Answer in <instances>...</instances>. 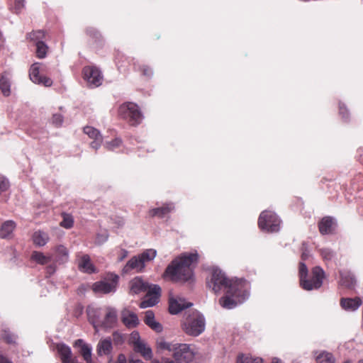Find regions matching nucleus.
<instances>
[{
    "mask_svg": "<svg viewBox=\"0 0 363 363\" xmlns=\"http://www.w3.org/2000/svg\"><path fill=\"white\" fill-rule=\"evenodd\" d=\"M317 363H335L333 355L330 352H323L316 357Z\"/></svg>",
    "mask_w": 363,
    "mask_h": 363,
    "instance_id": "32",
    "label": "nucleus"
},
{
    "mask_svg": "<svg viewBox=\"0 0 363 363\" xmlns=\"http://www.w3.org/2000/svg\"><path fill=\"white\" fill-rule=\"evenodd\" d=\"M56 350L62 363H70L77 359V357H73L71 348L65 343L57 344Z\"/></svg>",
    "mask_w": 363,
    "mask_h": 363,
    "instance_id": "17",
    "label": "nucleus"
},
{
    "mask_svg": "<svg viewBox=\"0 0 363 363\" xmlns=\"http://www.w3.org/2000/svg\"><path fill=\"white\" fill-rule=\"evenodd\" d=\"M88 317L95 329L97 328H112L117 322V311L111 307L105 308H90Z\"/></svg>",
    "mask_w": 363,
    "mask_h": 363,
    "instance_id": "4",
    "label": "nucleus"
},
{
    "mask_svg": "<svg viewBox=\"0 0 363 363\" xmlns=\"http://www.w3.org/2000/svg\"><path fill=\"white\" fill-rule=\"evenodd\" d=\"M344 363H352L350 361H345Z\"/></svg>",
    "mask_w": 363,
    "mask_h": 363,
    "instance_id": "60",
    "label": "nucleus"
},
{
    "mask_svg": "<svg viewBox=\"0 0 363 363\" xmlns=\"http://www.w3.org/2000/svg\"><path fill=\"white\" fill-rule=\"evenodd\" d=\"M10 186V183L9 182V180L3 177V176H0V195L6 191L9 188Z\"/></svg>",
    "mask_w": 363,
    "mask_h": 363,
    "instance_id": "41",
    "label": "nucleus"
},
{
    "mask_svg": "<svg viewBox=\"0 0 363 363\" xmlns=\"http://www.w3.org/2000/svg\"><path fill=\"white\" fill-rule=\"evenodd\" d=\"M321 255L324 259L330 260L333 257V253L329 250H322Z\"/></svg>",
    "mask_w": 363,
    "mask_h": 363,
    "instance_id": "46",
    "label": "nucleus"
},
{
    "mask_svg": "<svg viewBox=\"0 0 363 363\" xmlns=\"http://www.w3.org/2000/svg\"><path fill=\"white\" fill-rule=\"evenodd\" d=\"M49 240L48 235L41 230L35 231L32 236L33 242L37 247L45 246Z\"/></svg>",
    "mask_w": 363,
    "mask_h": 363,
    "instance_id": "26",
    "label": "nucleus"
},
{
    "mask_svg": "<svg viewBox=\"0 0 363 363\" xmlns=\"http://www.w3.org/2000/svg\"><path fill=\"white\" fill-rule=\"evenodd\" d=\"M129 363H143V362L140 359H130Z\"/></svg>",
    "mask_w": 363,
    "mask_h": 363,
    "instance_id": "54",
    "label": "nucleus"
},
{
    "mask_svg": "<svg viewBox=\"0 0 363 363\" xmlns=\"http://www.w3.org/2000/svg\"><path fill=\"white\" fill-rule=\"evenodd\" d=\"M128 255V252L125 250H121L119 259L121 261Z\"/></svg>",
    "mask_w": 363,
    "mask_h": 363,
    "instance_id": "51",
    "label": "nucleus"
},
{
    "mask_svg": "<svg viewBox=\"0 0 363 363\" xmlns=\"http://www.w3.org/2000/svg\"><path fill=\"white\" fill-rule=\"evenodd\" d=\"M199 262L197 252L182 253L176 257L166 268L164 276L173 281L186 282L194 276V269Z\"/></svg>",
    "mask_w": 363,
    "mask_h": 363,
    "instance_id": "1",
    "label": "nucleus"
},
{
    "mask_svg": "<svg viewBox=\"0 0 363 363\" xmlns=\"http://www.w3.org/2000/svg\"><path fill=\"white\" fill-rule=\"evenodd\" d=\"M0 89L4 96L10 94V82L9 79L4 75H2L0 78Z\"/></svg>",
    "mask_w": 363,
    "mask_h": 363,
    "instance_id": "34",
    "label": "nucleus"
},
{
    "mask_svg": "<svg viewBox=\"0 0 363 363\" xmlns=\"http://www.w3.org/2000/svg\"><path fill=\"white\" fill-rule=\"evenodd\" d=\"M320 233L322 235L330 234L333 233V228H319Z\"/></svg>",
    "mask_w": 363,
    "mask_h": 363,
    "instance_id": "49",
    "label": "nucleus"
},
{
    "mask_svg": "<svg viewBox=\"0 0 363 363\" xmlns=\"http://www.w3.org/2000/svg\"><path fill=\"white\" fill-rule=\"evenodd\" d=\"M45 33L43 30L32 31L27 34V38L31 41H42L45 38Z\"/></svg>",
    "mask_w": 363,
    "mask_h": 363,
    "instance_id": "35",
    "label": "nucleus"
},
{
    "mask_svg": "<svg viewBox=\"0 0 363 363\" xmlns=\"http://www.w3.org/2000/svg\"><path fill=\"white\" fill-rule=\"evenodd\" d=\"M117 338L119 339V338H121V337L118 333H113V339H114V340H116Z\"/></svg>",
    "mask_w": 363,
    "mask_h": 363,
    "instance_id": "56",
    "label": "nucleus"
},
{
    "mask_svg": "<svg viewBox=\"0 0 363 363\" xmlns=\"http://www.w3.org/2000/svg\"><path fill=\"white\" fill-rule=\"evenodd\" d=\"M325 277V272L320 267H315L312 269V277L301 282V286L305 290H313L319 289L323 284Z\"/></svg>",
    "mask_w": 363,
    "mask_h": 363,
    "instance_id": "9",
    "label": "nucleus"
},
{
    "mask_svg": "<svg viewBox=\"0 0 363 363\" xmlns=\"http://www.w3.org/2000/svg\"><path fill=\"white\" fill-rule=\"evenodd\" d=\"M281 224V220L272 211H263L258 218V227H279Z\"/></svg>",
    "mask_w": 363,
    "mask_h": 363,
    "instance_id": "10",
    "label": "nucleus"
},
{
    "mask_svg": "<svg viewBox=\"0 0 363 363\" xmlns=\"http://www.w3.org/2000/svg\"><path fill=\"white\" fill-rule=\"evenodd\" d=\"M175 207L173 203H166L162 206L153 208L148 211L147 216L149 218H164L174 211Z\"/></svg>",
    "mask_w": 363,
    "mask_h": 363,
    "instance_id": "13",
    "label": "nucleus"
},
{
    "mask_svg": "<svg viewBox=\"0 0 363 363\" xmlns=\"http://www.w3.org/2000/svg\"><path fill=\"white\" fill-rule=\"evenodd\" d=\"M144 322L156 332H161L162 330V325L155 320V314L152 311L149 310L145 312Z\"/></svg>",
    "mask_w": 363,
    "mask_h": 363,
    "instance_id": "25",
    "label": "nucleus"
},
{
    "mask_svg": "<svg viewBox=\"0 0 363 363\" xmlns=\"http://www.w3.org/2000/svg\"><path fill=\"white\" fill-rule=\"evenodd\" d=\"M237 363H262V359L242 354L238 356Z\"/></svg>",
    "mask_w": 363,
    "mask_h": 363,
    "instance_id": "31",
    "label": "nucleus"
},
{
    "mask_svg": "<svg viewBox=\"0 0 363 363\" xmlns=\"http://www.w3.org/2000/svg\"><path fill=\"white\" fill-rule=\"evenodd\" d=\"M43 65L38 62L33 63L29 69V77L30 80L38 84H43L45 86H50L52 84V80L48 77L40 74Z\"/></svg>",
    "mask_w": 363,
    "mask_h": 363,
    "instance_id": "11",
    "label": "nucleus"
},
{
    "mask_svg": "<svg viewBox=\"0 0 363 363\" xmlns=\"http://www.w3.org/2000/svg\"><path fill=\"white\" fill-rule=\"evenodd\" d=\"M122 322L126 327L132 328L138 325L139 320L135 313L129 311H124L122 313Z\"/></svg>",
    "mask_w": 363,
    "mask_h": 363,
    "instance_id": "24",
    "label": "nucleus"
},
{
    "mask_svg": "<svg viewBox=\"0 0 363 363\" xmlns=\"http://www.w3.org/2000/svg\"><path fill=\"white\" fill-rule=\"evenodd\" d=\"M13 236L11 228H0V238L10 239Z\"/></svg>",
    "mask_w": 363,
    "mask_h": 363,
    "instance_id": "42",
    "label": "nucleus"
},
{
    "mask_svg": "<svg viewBox=\"0 0 363 363\" xmlns=\"http://www.w3.org/2000/svg\"><path fill=\"white\" fill-rule=\"evenodd\" d=\"M122 144V140L121 138H116L110 142H107L105 144V147L108 150H114L116 148H118Z\"/></svg>",
    "mask_w": 363,
    "mask_h": 363,
    "instance_id": "38",
    "label": "nucleus"
},
{
    "mask_svg": "<svg viewBox=\"0 0 363 363\" xmlns=\"http://www.w3.org/2000/svg\"><path fill=\"white\" fill-rule=\"evenodd\" d=\"M262 229H263V230H266V232H267V233H271V232H273V230H274V228H262Z\"/></svg>",
    "mask_w": 363,
    "mask_h": 363,
    "instance_id": "57",
    "label": "nucleus"
},
{
    "mask_svg": "<svg viewBox=\"0 0 363 363\" xmlns=\"http://www.w3.org/2000/svg\"><path fill=\"white\" fill-rule=\"evenodd\" d=\"M54 253L50 256L52 257V260L56 262L65 263L68 260L69 251L64 245H57L53 249Z\"/></svg>",
    "mask_w": 363,
    "mask_h": 363,
    "instance_id": "21",
    "label": "nucleus"
},
{
    "mask_svg": "<svg viewBox=\"0 0 363 363\" xmlns=\"http://www.w3.org/2000/svg\"><path fill=\"white\" fill-rule=\"evenodd\" d=\"M191 303H181L176 299L171 298L169 303V311L172 314H177L181 312L183 309L188 308L191 306Z\"/></svg>",
    "mask_w": 363,
    "mask_h": 363,
    "instance_id": "28",
    "label": "nucleus"
},
{
    "mask_svg": "<svg viewBox=\"0 0 363 363\" xmlns=\"http://www.w3.org/2000/svg\"><path fill=\"white\" fill-rule=\"evenodd\" d=\"M112 349V345L110 340H103L99 342L98 345V352L101 354L103 352L104 354H108Z\"/></svg>",
    "mask_w": 363,
    "mask_h": 363,
    "instance_id": "30",
    "label": "nucleus"
},
{
    "mask_svg": "<svg viewBox=\"0 0 363 363\" xmlns=\"http://www.w3.org/2000/svg\"><path fill=\"white\" fill-rule=\"evenodd\" d=\"M339 114L341 116L342 118L344 120V121H347V118H348V111L346 108V106H345V104H342V103H340L339 104Z\"/></svg>",
    "mask_w": 363,
    "mask_h": 363,
    "instance_id": "43",
    "label": "nucleus"
},
{
    "mask_svg": "<svg viewBox=\"0 0 363 363\" xmlns=\"http://www.w3.org/2000/svg\"><path fill=\"white\" fill-rule=\"evenodd\" d=\"M24 7V0H15L14 1V12L18 13Z\"/></svg>",
    "mask_w": 363,
    "mask_h": 363,
    "instance_id": "45",
    "label": "nucleus"
},
{
    "mask_svg": "<svg viewBox=\"0 0 363 363\" xmlns=\"http://www.w3.org/2000/svg\"><path fill=\"white\" fill-rule=\"evenodd\" d=\"M338 284L343 288L352 290L354 289L356 279L350 272L341 270L340 271V280Z\"/></svg>",
    "mask_w": 363,
    "mask_h": 363,
    "instance_id": "16",
    "label": "nucleus"
},
{
    "mask_svg": "<svg viewBox=\"0 0 363 363\" xmlns=\"http://www.w3.org/2000/svg\"><path fill=\"white\" fill-rule=\"evenodd\" d=\"M16 223L14 221H13L11 220H9L5 221L2 224L1 227H4V228H6V227H16Z\"/></svg>",
    "mask_w": 363,
    "mask_h": 363,
    "instance_id": "47",
    "label": "nucleus"
},
{
    "mask_svg": "<svg viewBox=\"0 0 363 363\" xmlns=\"http://www.w3.org/2000/svg\"><path fill=\"white\" fill-rule=\"evenodd\" d=\"M271 363H282L281 360L277 357H273Z\"/></svg>",
    "mask_w": 363,
    "mask_h": 363,
    "instance_id": "53",
    "label": "nucleus"
},
{
    "mask_svg": "<svg viewBox=\"0 0 363 363\" xmlns=\"http://www.w3.org/2000/svg\"><path fill=\"white\" fill-rule=\"evenodd\" d=\"M77 359H76V360H73L72 362H71L70 363H77Z\"/></svg>",
    "mask_w": 363,
    "mask_h": 363,
    "instance_id": "58",
    "label": "nucleus"
},
{
    "mask_svg": "<svg viewBox=\"0 0 363 363\" xmlns=\"http://www.w3.org/2000/svg\"><path fill=\"white\" fill-rule=\"evenodd\" d=\"M362 303V299L359 297L354 298H342L340 301V306L347 311H354L357 310Z\"/></svg>",
    "mask_w": 363,
    "mask_h": 363,
    "instance_id": "20",
    "label": "nucleus"
},
{
    "mask_svg": "<svg viewBox=\"0 0 363 363\" xmlns=\"http://www.w3.org/2000/svg\"><path fill=\"white\" fill-rule=\"evenodd\" d=\"M337 220L332 216H325L318 223V227H333L337 225Z\"/></svg>",
    "mask_w": 363,
    "mask_h": 363,
    "instance_id": "36",
    "label": "nucleus"
},
{
    "mask_svg": "<svg viewBox=\"0 0 363 363\" xmlns=\"http://www.w3.org/2000/svg\"><path fill=\"white\" fill-rule=\"evenodd\" d=\"M359 363H362V361H359Z\"/></svg>",
    "mask_w": 363,
    "mask_h": 363,
    "instance_id": "61",
    "label": "nucleus"
},
{
    "mask_svg": "<svg viewBox=\"0 0 363 363\" xmlns=\"http://www.w3.org/2000/svg\"><path fill=\"white\" fill-rule=\"evenodd\" d=\"M30 259L37 264L44 265L52 260V257L50 255L46 256L39 251H33L31 254Z\"/></svg>",
    "mask_w": 363,
    "mask_h": 363,
    "instance_id": "27",
    "label": "nucleus"
},
{
    "mask_svg": "<svg viewBox=\"0 0 363 363\" xmlns=\"http://www.w3.org/2000/svg\"><path fill=\"white\" fill-rule=\"evenodd\" d=\"M182 327L186 335L197 337L205 330V318L197 311H191L184 320Z\"/></svg>",
    "mask_w": 363,
    "mask_h": 363,
    "instance_id": "6",
    "label": "nucleus"
},
{
    "mask_svg": "<svg viewBox=\"0 0 363 363\" xmlns=\"http://www.w3.org/2000/svg\"><path fill=\"white\" fill-rule=\"evenodd\" d=\"M298 274L300 283L303 281L308 276V268L303 262L299 263Z\"/></svg>",
    "mask_w": 363,
    "mask_h": 363,
    "instance_id": "39",
    "label": "nucleus"
},
{
    "mask_svg": "<svg viewBox=\"0 0 363 363\" xmlns=\"http://www.w3.org/2000/svg\"><path fill=\"white\" fill-rule=\"evenodd\" d=\"M74 347H79V352L82 356L83 359L87 362H91V348L82 339H78L74 342Z\"/></svg>",
    "mask_w": 363,
    "mask_h": 363,
    "instance_id": "22",
    "label": "nucleus"
},
{
    "mask_svg": "<svg viewBox=\"0 0 363 363\" xmlns=\"http://www.w3.org/2000/svg\"><path fill=\"white\" fill-rule=\"evenodd\" d=\"M308 257V254L306 253V252H303L302 255H301V259L303 260H306Z\"/></svg>",
    "mask_w": 363,
    "mask_h": 363,
    "instance_id": "55",
    "label": "nucleus"
},
{
    "mask_svg": "<svg viewBox=\"0 0 363 363\" xmlns=\"http://www.w3.org/2000/svg\"><path fill=\"white\" fill-rule=\"evenodd\" d=\"M107 239V236L103 238L102 241L106 240Z\"/></svg>",
    "mask_w": 363,
    "mask_h": 363,
    "instance_id": "59",
    "label": "nucleus"
},
{
    "mask_svg": "<svg viewBox=\"0 0 363 363\" xmlns=\"http://www.w3.org/2000/svg\"><path fill=\"white\" fill-rule=\"evenodd\" d=\"M157 347L160 350L171 352L175 363H188L194 357L193 351L187 344H173L167 342L164 338H159L157 340Z\"/></svg>",
    "mask_w": 363,
    "mask_h": 363,
    "instance_id": "5",
    "label": "nucleus"
},
{
    "mask_svg": "<svg viewBox=\"0 0 363 363\" xmlns=\"http://www.w3.org/2000/svg\"><path fill=\"white\" fill-rule=\"evenodd\" d=\"M48 46L43 41H38L36 43V56L37 57L42 59L46 56L48 51Z\"/></svg>",
    "mask_w": 363,
    "mask_h": 363,
    "instance_id": "33",
    "label": "nucleus"
},
{
    "mask_svg": "<svg viewBox=\"0 0 363 363\" xmlns=\"http://www.w3.org/2000/svg\"><path fill=\"white\" fill-rule=\"evenodd\" d=\"M129 288L130 292L133 294L147 292L144 299L140 303L141 308L152 307L159 302L161 288L157 284H150L141 277H137L129 282Z\"/></svg>",
    "mask_w": 363,
    "mask_h": 363,
    "instance_id": "3",
    "label": "nucleus"
},
{
    "mask_svg": "<svg viewBox=\"0 0 363 363\" xmlns=\"http://www.w3.org/2000/svg\"><path fill=\"white\" fill-rule=\"evenodd\" d=\"M156 255L157 252L155 250L148 249L145 250L140 255H138V256L143 261V264L145 265V263L152 261L156 257Z\"/></svg>",
    "mask_w": 363,
    "mask_h": 363,
    "instance_id": "29",
    "label": "nucleus"
},
{
    "mask_svg": "<svg viewBox=\"0 0 363 363\" xmlns=\"http://www.w3.org/2000/svg\"><path fill=\"white\" fill-rule=\"evenodd\" d=\"M84 79L90 84L98 86L101 84L102 77L100 71L94 67H85L83 69Z\"/></svg>",
    "mask_w": 363,
    "mask_h": 363,
    "instance_id": "14",
    "label": "nucleus"
},
{
    "mask_svg": "<svg viewBox=\"0 0 363 363\" xmlns=\"http://www.w3.org/2000/svg\"><path fill=\"white\" fill-rule=\"evenodd\" d=\"M52 122L56 126H60L63 122V117L60 113H55L52 115Z\"/></svg>",
    "mask_w": 363,
    "mask_h": 363,
    "instance_id": "44",
    "label": "nucleus"
},
{
    "mask_svg": "<svg viewBox=\"0 0 363 363\" xmlns=\"http://www.w3.org/2000/svg\"><path fill=\"white\" fill-rule=\"evenodd\" d=\"M133 350L135 352L140 353L146 360L150 359L152 357L151 348L140 338L133 341Z\"/></svg>",
    "mask_w": 363,
    "mask_h": 363,
    "instance_id": "19",
    "label": "nucleus"
},
{
    "mask_svg": "<svg viewBox=\"0 0 363 363\" xmlns=\"http://www.w3.org/2000/svg\"><path fill=\"white\" fill-rule=\"evenodd\" d=\"M62 220L60 222V227H72L74 219L71 214L67 213H62Z\"/></svg>",
    "mask_w": 363,
    "mask_h": 363,
    "instance_id": "37",
    "label": "nucleus"
},
{
    "mask_svg": "<svg viewBox=\"0 0 363 363\" xmlns=\"http://www.w3.org/2000/svg\"><path fill=\"white\" fill-rule=\"evenodd\" d=\"M120 118L126 121L129 125L136 126L141 123L143 116L139 106L133 102H125L121 104L118 110Z\"/></svg>",
    "mask_w": 363,
    "mask_h": 363,
    "instance_id": "7",
    "label": "nucleus"
},
{
    "mask_svg": "<svg viewBox=\"0 0 363 363\" xmlns=\"http://www.w3.org/2000/svg\"><path fill=\"white\" fill-rule=\"evenodd\" d=\"M249 284L245 280V294L243 296L239 295L238 290H232V292L225 291V295L220 298V304L225 308L231 309L235 307L238 303H242L248 296Z\"/></svg>",
    "mask_w": 363,
    "mask_h": 363,
    "instance_id": "8",
    "label": "nucleus"
},
{
    "mask_svg": "<svg viewBox=\"0 0 363 363\" xmlns=\"http://www.w3.org/2000/svg\"><path fill=\"white\" fill-rule=\"evenodd\" d=\"M153 363H175L173 360H171L169 359H165L162 362H160L159 361H155Z\"/></svg>",
    "mask_w": 363,
    "mask_h": 363,
    "instance_id": "52",
    "label": "nucleus"
},
{
    "mask_svg": "<svg viewBox=\"0 0 363 363\" xmlns=\"http://www.w3.org/2000/svg\"><path fill=\"white\" fill-rule=\"evenodd\" d=\"M55 271V267L53 264H51L47 267V272L49 274H52Z\"/></svg>",
    "mask_w": 363,
    "mask_h": 363,
    "instance_id": "50",
    "label": "nucleus"
},
{
    "mask_svg": "<svg viewBox=\"0 0 363 363\" xmlns=\"http://www.w3.org/2000/svg\"><path fill=\"white\" fill-rule=\"evenodd\" d=\"M145 268V264L143 261L140 258V257L134 256L133 257L125 264L123 268V271L125 272H128L131 270H135L137 272H140Z\"/></svg>",
    "mask_w": 363,
    "mask_h": 363,
    "instance_id": "23",
    "label": "nucleus"
},
{
    "mask_svg": "<svg viewBox=\"0 0 363 363\" xmlns=\"http://www.w3.org/2000/svg\"><path fill=\"white\" fill-rule=\"evenodd\" d=\"M116 363H127V359H126L125 356L123 354H120L118 356Z\"/></svg>",
    "mask_w": 363,
    "mask_h": 363,
    "instance_id": "48",
    "label": "nucleus"
},
{
    "mask_svg": "<svg viewBox=\"0 0 363 363\" xmlns=\"http://www.w3.org/2000/svg\"><path fill=\"white\" fill-rule=\"evenodd\" d=\"M118 276L111 274L110 281H100L95 282L92 286V290L95 293L108 294L114 291L118 281Z\"/></svg>",
    "mask_w": 363,
    "mask_h": 363,
    "instance_id": "12",
    "label": "nucleus"
},
{
    "mask_svg": "<svg viewBox=\"0 0 363 363\" xmlns=\"http://www.w3.org/2000/svg\"><path fill=\"white\" fill-rule=\"evenodd\" d=\"M84 133L93 140L90 143V146L96 150H98L103 142V137L100 132L92 126H85L84 128Z\"/></svg>",
    "mask_w": 363,
    "mask_h": 363,
    "instance_id": "15",
    "label": "nucleus"
},
{
    "mask_svg": "<svg viewBox=\"0 0 363 363\" xmlns=\"http://www.w3.org/2000/svg\"><path fill=\"white\" fill-rule=\"evenodd\" d=\"M207 286L215 294L221 291L232 292V290H238L239 295L245 294V280L243 279H230L218 268L212 269L210 276L206 279Z\"/></svg>",
    "mask_w": 363,
    "mask_h": 363,
    "instance_id": "2",
    "label": "nucleus"
},
{
    "mask_svg": "<svg viewBox=\"0 0 363 363\" xmlns=\"http://www.w3.org/2000/svg\"><path fill=\"white\" fill-rule=\"evenodd\" d=\"M137 69L141 72L142 75L144 77H150L152 75V70L148 65H138Z\"/></svg>",
    "mask_w": 363,
    "mask_h": 363,
    "instance_id": "40",
    "label": "nucleus"
},
{
    "mask_svg": "<svg viewBox=\"0 0 363 363\" xmlns=\"http://www.w3.org/2000/svg\"><path fill=\"white\" fill-rule=\"evenodd\" d=\"M77 257L79 261L78 267L80 271L88 274L96 272V268L91 264L90 257L88 255H82L79 253L77 255Z\"/></svg>",
    "mask_w": 363,
    "mask_h": 363,
    "instance_id": "18",
    "label": "nucleus"
}]
</instances>
